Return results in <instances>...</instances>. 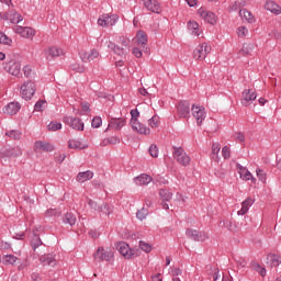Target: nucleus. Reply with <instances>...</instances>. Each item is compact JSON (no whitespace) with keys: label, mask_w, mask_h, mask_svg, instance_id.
Masks as SVG:
<instances>
[{"label":"nucleus","mask_w":281,"mask_h":281,"mask_svg":"<svg viewBox=\"0 0 281 281\" xmlns=\"http://www.w3.org/2000/svg\"><path fill=\"white\" fill-rule=\"evenodd\" d=\"M104 44L108 47V49L113 50L115 56H119L120 58H126V54H128L127 48L120 47V46L113 44V42H111V40H105Z\"/></svg>","instance_id":"obj_11"},{"label":"nucleus","mask_w":281,"mask_h":281,"mask_svg":"<svg viewBox=\"0 0 281 281\" xmlns=\"http://www.w3.org/2000/svg\"><path fill=\"white\" fill-rule=\"evenodd\" d=\"M71 70L77 71V74H85V65L81 64H72Z\"/></svg>","instance_id":"obj_49"},{"label":"nucleus","mask_w":281,"mask_h":281,"mask_svg":"<svg viewBox=\"0 0 281 281\" xmlns=\"http://www.w3.org/2000/svg\"><path fill=\"white\" fill-rule=\"evenodd\" d=\"M31 279L32 281H43V279L41 278V274L34 272L32 276H31Z\"/></svg>","instance_id":"obj_63"},{"label":"nucleus","mask_w":281,"mask_h":281,"mask_svg":"<svg viewBox=\"0 0 281 281\" xmlns=\"http://www.w3.org/2000/svg\"><path fill=\"white\" fill-rule=\"evenodd\" d=\"M130 124L133 131L139 135H150V130L146 125L142 124L138 120H131Z\"/></svg>","instance_id":"obj_15"},{"label":"nucleus","mask_w":281,"mask_h":281,"mask_svg":"<svg viewBox=\"0 0 281 281\" xmlns=\"http://www.w3.org/2000/svg\"><path fill=\"white\" fill-rule=\"evenodd\" d=\"M47 109V100H38L34 105V111L43 112Z\"/></svg>","instance_id":"obj_38"},{"label":"nucleus","mask_w":281,"mask_h":281,"mask_svg":"<svg viewBox=\"0 0 281 281\" xmlns=\"http://www.w3.org/2000/svg\"><path fill=\"white\" fill-rule=\"evenodd\" d=\"M136 216L139 221H144V218H146L148 216V210L146 209H142L140 211H138L136 213Z\"/></svg>","instance_id":"obj_53"},{"label":"nucleus","mask_w":281,"mask_h":281,"mask_svg":"<svg viewBox=\"0 0 281 281\" xmlns=\"http://www.w3.org/2000/svg\"><path fill=\"white\" fill-rule=\"evenodd\" d=\"M142 250H139V248H130V256L131 258H137V256H140Z\"/></svg>","instance_id":"obj_59"},{"label":"nucleus","mask_w":281,"mask_h":281,"mask_svg":"<svg viewBox=\"0 0 281 281\" xmlns=\"http://www.w3.org/2000/svg\"><path fill=\"white\" fill-rule=\"evenodd\" d=\"M64 54L65 52H63V48H58L57 46H48L43 50V55L46 60H54V58H58Z\"/></svg>","instance_id":"obj_8"},{"label":"nucleus","mask_w":281,"mask_h":281,"mask_svg":"<svg viewBox=\"0 0 281 281\" xmlns=\"http://www.w3.org/2000/svg\"><path fill=\"white\" fill-rule=\"evenodd\" d=\"M34 93H36V83L34 81H25L20 87V94L23 100H31L34 98Z\"/></svg>","instance_id":"obj_2"},{"label":"nucleus","mask_w":281,"mask_h":281,"mask_svg":"<svg viewBox=\"0 0 281 281\" xmlns=\"http://www.w3.org/2000/svg\"><path fill=\"white\" fill-rule=\"evenodd\" d=\"M265 8L269 12H273L274 14H281V8L274 1H271V0L267 1L265 4Z\"/></svg>","instance_id":"obj_33"},{"label":"nucleus","mask_w":281,"mask_h":281,"mask_svg":"<svg viewBox=\"0 0 281 281\" xmlns=\"http://www.w3.org/2000/svg\"><path fill=\"white\" fill-rule=\"evenodd\" d=\"M236 34L238 38H246V36H249V29H247L246 26H239L236 30Z\"/></svg>","instance_id":"obj_40"},{"label":"nucleus","mask_w":281,"mask_h":281,"mask_svg":"<svg viewBox=\"0 0 281 281\" xmlns=\"http://www.w3.org/2000/svg\"><path fill=\"white\" fill-rule=\"evenodd\" d=\"M198 14L199 16H201V19H203L206 23H210L211 25H216V22L218 21V18H216V14L203 8H200L198 10Z\"/></svg>","instance_id":"obj_12"},{"label":"nucleus","mask_w":281,"mask_h":281,"mask_svg":"<svg viewBox=\"0 0 281 281\" xmlns=\"http://www.w3.org/2000/svg\"><path fill=\"white\" fill-rule=\"evenodd\" d=\"M100 126H102V119L97 116L92 120V127L100 128Z\"/></svg>","instance_id":"obj_57"},{"label":"nucleus","mask_w":281,"mask_h":281,"mask_svg":"<svg viewBox=\"0 0 281 281\" xmlns=\"http://www.w3.org/2000/svg\"><path fill=\"white\" fill-rule=\"evenodd\" d=\"M3 265H16L19 262V258L14 255H5L2 259Z\"/></svg>","instance_id":"obj_37"},{"label":"nucleus","mask_w":281,"mask_h":281,"mask_svg":"<svg viewBox=\"0 0 281 281\" xmlns=\"http://www.w3.org/2000/svg\"><path fill=\"white\" fill-rule=\"evenodd\" d=\"M218 153H221V144L213 143L212 145V159L213 161H221V157L218 156Z\"/></svg>","instance_id":"obj_35"},{"label":"nucleus","mask_w":281,"mask_h":281,"mask_svg":"<svg viewBox=\"0 0 281 281\" xmlns=\"http://www.w3.org/2000/svg\"><path fill=\"white\" fill-rule=\"evenodd\" d=\"M65 124H68L71 128L75 131H83L85 130V123L80 121V119L71 117V116H66L64 119Z\"/></svg>","instance_id":"obj_18"},{"label":"nucleus","mask_w":281,"mask_h":281,"mask_svg":"<svg viewBox=\"0 0 281 281\" xmlns=\"http://www.w3.org/2000/svg\"><path fill=\"white\" fill-rule=\"evenodd\" d=\"M254 52V44H244L241 48L239 49L238 54L239 56H249Z\"/></svg>","instance_id":"obj_36"},{"label":"nucleus","mask_w":281,"mask_h":281,"mask_svg":"<svg viewBox=\"0 0 281 281\" xmlns=\"http://www.w3.org/2000/svg\"><path fill=\"white\" fill-rule=\"evenodd\" d=\"M172 155H173V159H176V161L180 164V166H184V167L190 166V161H191L190 156H188V154L186 153V150H183V148L175 147Z\"/></svg>","instance_id":"obj_5"},{"label":"nucleus","mask_w":281,"mask_h":281,"mask_svg":"<svg viewBox=\"0 0 281 281\" xmlns=\"http://www.w3.org/2000/svg\"><path fill=\"white\" fill-rule=\"evenodd\" d=\"M7 135L12 139H21V132L19 131L7 132Z\"/></svg>","instance_id":"obj_54"},{"label":"nucleus","mask_w":281,"mask_h":281,"mask_svg":"<svg viewBox=\"0 0 281 281\" xmlns=\"http://www.w3.org/2000/svg\"><path fill=\"white\" fill-rule=\"evenodd\" d=\"M234 138L236 139V142H238L239 144H243V142H245V134L241 132H237L234 134Z\"/></svg>","instance_id":"obj_55"},{"label":"nucleus","mask_w":281,"mask_h":281,"mask_svg":"<svg viewBox=\"0 0 281 281\" xmlns=\"http://www.w3.org/2000/svg\"><path fill=\"white\" fill-rule=\"evenodd\" d=\"M149 155L150 157H154V158L159 157V148L157 147V145H150Z\"/></svg>","instance_id":"obj_50"},{"label":"nucleus","mask_w":281,"mask_h":281,"mask_svg":"<svg viewBox=\"0 0 281 281\" xmlns=\"http://www.w3.org/2000/svg\"><path fill=\"white\" fill-rule=\"evenodd\" d=\"M222 156L224 157V159H229L231 157L229 147L225 146L222 148Z\"/></svg>","instance_id":"obj_60"},{"label":"nucleus","mask_w":281,"mask_h":281,"mask_svg":"<svg viewBox=\"0 0 281 281\" xmlns=\"http://www.w3.org/2000/svg\"><path fill=\"white\" fill-rule=\"evenodd\" d=\"M68 148H71L74 150H85V148H89V145L87 143L72 139V140H69Z\"/></svg>","instance_id":"obj_27"},{"label":"nucleus","mask_w":281,"mask_h":281,"mask_svg":"<svg viewBox=\"0 0 281 281\" xmlns=\"http://www.w3.org/2000/svg\"><path fill=\"white\" fill-rule=\"evenodd\" d=\"M64 223L66 225H76V215L72 213H66L64 216Z\"/></svg>","instance_id":"obj_41"},{"label":"nucleus","mask_w":281,"mask_h":281,"mask_svg":"<svg viewBox=\"0 0 281 281\" xmlns=\"http://www.w3.org/2000/svg\"><path fill=\"white\" fill-rule=\"evenodd\" d=\"M267 265L271 268L280 267L281 265V256L276 254H270L267 257Z\"/></svg>","instance_id":"obj_26"},{"label":"nucleus","mask_w":281,"mask_h":281,"mask_svg":"<svg viewBox=\"0 0 281 281\" xmlns=\"http://www.w3.org/2000/svg\"><path fill=\"white\" fill-rule=\"evenodd\" d=\"M0 45H12V38L0 32Z\"/></svg>","instance_id":"obj_43"},{"label":"nucleus","mask_w":281,"mask_h":281,"mask_svg":"<svg viewBox=\"0 0 281 281\" xmlns=\"http://www.w3.org/2000/svg\"><path fill=\"white\" fill-rule=\"evenodd\" d=\"M211 52L212 46H210L207 43H202L194 48L193 58L194 60H205Z\"/></svg>","instance_id":"obj_4"},{"label":"nucleus","mask_w":281,"mask_h":281,"mask_svg":"<svg viewBox=\"0 0 281 281\" xmlns=\"http://www.w3.org/2000/svg\"><path fill=\"white\" fill-rule=\"evenodd\" d=\"M159 196L162 199V201H170V199H172V193L166 189H161L159 191Z\"/></svg>","instance_id":"obj_42"},{"label":"nucleus","mask_w":281,"mask_h":281,"mask_svg":"<svg viewBox=\"0 0 281 281\" xmlns=\"http://www.w3.org/2000/svg\"><path fill=\"white\" fill-rule=\"evenodd\" d=\"M192 116L194 117L198 126H201L203 122H205V117H207V113H205V108L199 105H192L191 108Z\"/></svg>","instance_id":"obj_7"},{"label":"nucleus","mask_w":281,"mask_h":281,"mask_svg":"<svg viewBox=\"0 0 281 281\" xmlns=\"http://www.w3.org/2000/svg\"><path fill=\"white\" fill-rule=\"evenodd\" d=\"M30 267V261L27 259H24L22 263L18 267L19 271H23V269H27Z\"/></svg>","instance_id":"obj_62"},{"label":"nucleus","mask_w":281,"mask_h":281,"mask_svg":"<svg viewBox=\"0 0 281 281\" xmlns=\"http://www.w3.org/2000/svg\"><path fill=\"white\" fill-rule=\"evenodd\" d=\"M177 113L180 119L190 117V102L181 101L177 106Z\"/></svg>","instance_id":"obj_17"},{"label":"nucleus","mask_w":281,"mask_h":281,"mask_svg":"<svg viewBox=\"0 0 281 281\" xmlns=\"http://www.w3.org/2000/svg\"><path fill=\"white\" fill-rule=\"evenodd\" d=\"M159 124H161V121L158 115H154L148 120V126H150V128H159Z\"/></svg>","instance_id":"obj_39"},{"label":"nucleus","mask_w":281,"mask_h":281,"mask_svg":"<svg viewBox=\"0 0 281 281\" xmlns=\"http://www.w3.org/2000/svg\"><path fill=\"white\" fill-rule=\"evenodd\" d=\"M105 142H106V144H113V145L120 144V137L112 136V137L108 138Z\"/></svg>","instance_id":"obj_61"},{"label":"nucleus","mask_w":281,"mask_h":281,"mask_svg":"<svg viewBox=\"0 0 281 281\" xmlns=\"http://www.w3.org/2000/svg\"><path fill=\"white\" fill-rule=\"evenodd\" d=\"M258 98V94H256V91L251 89H246L241 93V104L243 106H249Z\"/></svg>","instance_id":"obj_13"},{"label":"nucleus","mask_w":281,"mask_h":281,"mask_svg":"<svg viewBox=\"0 0 281 281\" xmlns=\"http://www.w3.org/2000/svg\"><path fill=\"white\" fill-rule=\"evenodd\" d=\"M136 186H148L153 181V178L146 173H143L134 179Z\"/></svg>","instance_id":"obj_31"},{"label":"nucleus","mask_w":281,"mask_h":281,"mask_svg":"<svg viewBox=\"0 0 281 281\" xmlns=\"http://www.w3.org/2000/svg\"><path fill=\"white\" fill-rule=\"evenodd\" d=\"M31 245L33 249H36V247H41V245H43V243L41 241V237H38V235H34L31 240Z\"/></svg>","instance_id":"obj_48"},{"label":"nucleus","mask_w":281,"mask_h":281,"mask_svg":"<svg viewBox=\"0 0 281 281\" xmlns=\"http://www.w3.org/2000/svg\"><path fill=\"white\" fill-rule=\"evenodd\" d=\"M189 238H192L193 240H196L198 243H205V240H207V238H210V235L206 232H199V231H194V229H189L187 232Z\"/></svg>","instance_id":"obj_14"},{"label":"nucleus","mask_w":281,"mask_h":281,"mask_svg":"<svg viewBox=\"0 0 281 281\" xmlns=\"http://www.w3.org/2000/svg\"><path fill=\"white\" fill-rule=\"evenodd\" d=\"M187 27L192 36H201V34L203 33V31H201V27L199 26V22L196 21H189Z\"/></svg>","instance_id":"obj_24"},{"label":"nucleus","mask_w":281,"mask_h":281,"mask_svg":"<svg viewBox=\"0 0 281 281\" xmlns=\"http://www.w3.org/2000/svg\"><path fill=\"white\" fill-rule=\"evenodd\" d=\"M3 113L5 115H16V113L19 111H21V103L19 102H11L9 104H7L3 109H2Z\"/></svg>","instance_id":"obj_20"},{"label":"nucleus","mask_w":281,"mask_h":281,"mask_svg":"<svg viewBox=\"0 0 281 281\" xmlns=\"http://www.w3.org/2000/svg\"><path fill=\"white\" fill-rule=\"evenodd\" d=\"M115 23H117V15L115 14H103L98 19V25H100V27H111Z\"/></svg>","instance_id":"obj_9"},{"label":"nucleus","mask_w":281,"mask_h":281,"mask_svg":"<svg viewBox=\"0 0 281 281\" xmlns=\"http://www.w3.org/2000/svg\"><path fill=\"white\" fill-rule=\"evenodd\" d=\"M119 251L122 254L127 260H131V247L126 243L119 244Z\"/></svg>","instance_id":"obj_34"},{"label":"nucleus","mask_w":281,"mask_h":281,"mask_svg":"<svg viewBox=\"0 0 281 281\" xmlns=\"http://www.w3.org/2000/svg\"><path fill=\"white\" fill-rule=\"evenodd\" d=\"M45 216H47L48 218L52 217V216H60V212L56 209H48L45 212Z\"/></svg>","instance_id":"obj_52"},{"label":"nucleus","mask_w":281,"mask_h":281,"mask_svg":"<svg viewBox=\"0 0 281 281\" xmlns=\"http://www.w3.org/2000/svg\"><path fill=\"white\" fill-rule=\"evenodd\" d=\"M139 249H142V251H145V254H150V251H153V246H150L146 241H139Z\"/></svg>","instance_id":"obj_46"},{"label":"nucleus","mask_w":281,"mask_h":281,"mask_svg":"<svg viewBox=\"0 0 281 281\" xmlns=\"http://www.w3.org/2000/svg\"><path fill=\"white\" fill-rule=\"evenodd\" d=\"M40 262L44 266V267H56L57 261H56V257L54 255H43L40 257Z\"/></svg>","instance_id":"obj_21"},{"label":"nucleus","mask_w":281,"mask_h":281,"mask_svg":"<svg viewBox=\"0 0 281 281\" xmlns=\"http://www.w3.org/2000/svg\"><path fill=\"white\" fill-rule=\"evenodd\" d=\"M93 177V171L88 170V171H82L77 175L76 180L78 183H85L87 181H91V178Z\"/></svg>","instance_id":"obj_28"},{"label":"nucleus","mask_w":281,"mask_h":281,"mask_svg":"<svg viewBox=\"0 0 281 281\" xmlns=\"http://www.w3.org/2000/svg\"><path fill=\"white\" fill-rule=\"evenodd\" d=\"M60 128H63V124H61V123H58V122H50V123L47 125V130H48V131L56 132V131H60Z\"/></svg>","instance_id":"obj_45"},{"label":"nucleus","mask_w":281,"mask_h":281,"mask_svg":"<svg viewBox=\"0 0 281 281\" xmlns=\"http://www.w3.org/2000/svg\"><path fill=\"white\" fill-rule=\"evenodd\" d=\"M95 262H109L113 258V248L111 247H99L93 255Z\"/></svg>","instance_id":"obj_3"},{"label":"nucleus","mask_w":281,"mask_h":281,"mask_svg":"<svg viewBox=\"0 0 281 281\" xmlns=\"http://www.w3.org/2000/svg\"><path fill=\"white\" fill-rule=\"evenodd\" d=\"M126 124V120L124 119H112L109 123V128H114L115 131H120Z\"/></svg>","instance_id":"obj_30"},{"label":"nucleus","mask_w":281,"mask_h":281,"mask_svg":"<svg viewBox=\"0 0 281 281\" xmlns=\"http://www.w3.org/2000/svg\"><path fill=\"white\" fill-rule=\"evenodd\" d=\"M13 32L19 34V36L22 38H27L29 41H32L34 36H36V30L30 26L15 25L13 27Z\"/></svg>","instance_id":"obj_6"},{"label":"nucleus","mask_w":281,"mask_h":281,"mask_svg":"<svg viewBox=\"0 0 281 281\" xmlns=\"http://www.w3.org/2000/svg\"><path fill=\"white\" fill-rule=\"evenodd\" d=\"M34 150L35 153H53L54 145L45 140H37L34 143Z\"/></svg>","instance_id":"obj_16"},{"label":"nucleus","mask_w":281,"mask_h":281,"mask_svg":"<svg viewBox=\"0 0 281 281\" xmlns=\"http://www.w3.org/2000/svg\"><path fill=\"white\" fill-rule=\"evenodd\" d=\"M145 8L149 10L150 12H155L156 14H159L161 12V7L159 5V2L156 0H143Z\"/></svg>","instance_id":"obj_23"},{"label":"nucleus","mask_w":281,"mask_h":281,"mask_svg":"<svg viewBox=\"0 0 281 281\" xmlns=\"http://www.w3.org/2000/svg\"><path fill=\"white\" fill-rule=\"evenodd\" d=\"M134 41L136 42L138 47H142V49H146V45H148V35L144 31H138Z\"/></svg>","instance_id":"obj_19"},{"label":"nucleus","mask_w":281,"mask_h":281,"mask_svg":"<svg viewBox=\"0 0 281 281\" xmlns=\"http://www.w3.org/2000/svg\"><path fill=\"white\" fill-rule=\"evenodd\" d=\"M131 115H132V119H131V120H137V117H139V111H137V110H132V111H131Z\"/></svg>","instance_id":"obj_64"},{"label":"nucleus","mask_w":281,"mask_h":281,"mask_svg":"<svg viewBox=\"0 0 281 281\" xmlns=\"http://www.w3.org/2000/svg\"><path fill=\"white\" fill-rule=\"evenodd\" d=\"M254 199L247 198L243 203H241V209L237 212L238 216H245L247 212H249V207L254 205Z\"/></svg>","instance_id":"obj_25"},{"label":"nucleus","mask_w":281,"mask_h":281,"mask_svg":"<svg viewBox=\"0 0 281 281\" xmlns=\"http://www.w3.org/2000/svg\"><path fill=\"white\" fill-rule=\"evenodd\" d=\"M80 58L83 63H93V60H98V58H100V52L95 48L83 50L80 54Z\"/></svg>","instance_id":"obj_10"},{"label":"nucleus","mask_w":281,"mask_h":281,"mask_svg":"<svg viewBox=\"0 0 281 281\" xmlns=\"http://www.w3.org/2000/svg\"><path fill=\"white\" fill-rule=\"evenodd\" d=\"M181 273H183V271H181L179 268H171L170 270V276L172 278H178V276H181Z\"/></svg>","instance_id":"obj_58"},{"label":"nucleus","mask_w":281,"mask_h":281,"mask_svg":"<svg viewBox=\"0 0 281 281\" xmlns=\"http://www.w3.org/2000/svg\"><path fill=\"white\" fill-rule=\"evenodd\" d=\"M103 214H105V216H111V214H113V206L109 205V204H101V211Z\"/></svg>","instance_id":"obj_44"},{"label":"nucleus","mask_w":281,"mask_h":281,"mask_svg":"<svg viewBox=\"0 0 281 281\" xmlns=\"http://www.w3.org/2000/svg\"><path fill=\"white\" fill-rule=\"evenodd\" d=\"M239 177L243 181H251V183H256L258 180L250 173L249 169L245 167H239Z\"/></svg>","instance_id":"obj_22"},{"label":"nucleus","mask_w":281,"mask_h":281,"mask_svg":"<svg viewBox=\"0 0 281 281\" xmlns=\"http://www.w3.org/2000/svg\"><path fill=\"white\" fill-rule=\"evenodd\" d=\"M88 205L94 210L95 212H101L102 211V205H98V202L93 201V200H89L88 201Z\"/></svg>","instance_id":"obj_51"},{"label":"nucleus","mask_w":281,"mask_h":281,"mask_svg":"<svg viewBox=\"0 0 281 281\" xmlns=\"http://www.w3.org/2000/svg\"><path fill=\"white\" fill-rule=\"evenodd\" d=\"M120 43L124 49H128V46L131 45V40L128 37H121Z\"/></svg>","instance_id":"obj_56"},{"label":"nucleus","mask_w":281,"mask_h":281,"mask_svg":"<svg viewBox=\"0 0 281 281\" xmlns=\"http://www.w3.org/2000/svg\"><path fill=\"white\" fill-rule=\"evenodd\" d=\"M256 175L261 183H267V173L262 169H257Z\"/></svg>","instance_id":"obj_47"},{"label":"nucleus","mask_w":281,"mask_h":281,"mask_svg":"<svg viewBox=\"0 0 281 281\" xmlns=\"http://www.w3.org/2000/svg\"><path fill=\"white\" fill-rule=\"evenodd\" d=\"M2 67L7 74L11 76H15L19 78L21 76V63L16 59L8 58L3 64Z\"/></svg>","instance_id":"obj_1"},{"label":"nucleus","mask_w":281,"mask_h":281,"mask_svg":"<svg viewBox=\"0 0 281 281\" xmlns=\"http://www.w3.org/2000/svg\"><path fill=\"white\" fill-rule=\"evenodd\" d=\"M7 21H10V23H21V21H23V15L16 13V11H11L9 13L5 14Z\"/></svg>","instance_id":"obj_29"},{"label":"nucleus","mask_w":281,"mask_h":281,"mask_svg":"<svg viewBox=\"0 0 281 281\" xmlns=\"http://www.w3.org/2000/svg\"><path fill=\"white\" fill-rule=\"evenodd\" d=\"M239 15L241 16V19L244 21H247V23H255L256 18L254 16V14L251 13V11H248L246 9H241L239 11Z\"/></svg>","instance_id":"obj_32"}]
</instances>
